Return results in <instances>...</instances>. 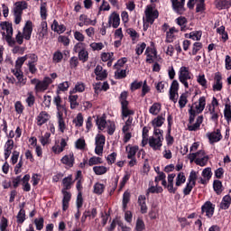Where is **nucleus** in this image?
Wrapping results in <instances>:
<instances>
[{"label": "nucleus", "mask_w": 231, "mask_h": 231, "mask_svg": "<svg viewBox=\"0 0 231 231\" xmlns=\"http://www.w3.org/2000/svg\"><path fill=\"white\" fill-rule=\"evenodd\" d=\"M64 189L61 190L63 194L62 199V210L66 211L69 208V201H71V193L68 191V189H71V185L73 184V178L71 175L66 177L62 180Z\"/></svg>", "instance_id": "1"}, {"label": "nucleus", "mask_w": 231, "mask_h": 231, "mask_svg": "<svg viewBox=\"0 0 231 231\" xmlns=\"http://www.w3.org/2000/svg\"><path fill=\"white\" fill-rule=\"evenodd\" d=\"M1 33L4 41H5L8 46H15V39H14V27L12 23L8 22H2L0 23Z\"/></svg>", "instance_id": "2"}, {"label": "nucleus", "mask_w": 231, "mask_h": 231, "mask_svg": "<svg viewBox=\"0 0 231 231\" xmlns=\"http://www.w3.org/2000/svg\"><path fill=\"white\" fill-rule=\"evenodd\" d=\"M207 106V97H200L197 102L189 110V124H193L197 115L203 113L205 106Z\"/></svg>", "instance_id": "3"}, {"label": "nucleus", "mask_w": 231, "mask_h": 231, "mask_svg": "<svg viewBox=\"0 0 231 231\" xmlns=\"http://www.w3.org/2000/svg\"><path fill=\"white\" fill-rule=\"evenodd\" d=\"M96 124L99 131H104V129H106V133L110 136H113V134H115V132L116 131V124L115 123V121L106 120V116L97 117L96 120Z\"/></svg>", "instance_id": "4"}, {"label": "nucleus", "mask_w": 231, "mask_h": 231, "mask_svg": "<svg viewBox=\"0 0 231 231\" xmlns=\"http://www.w3.org/2000/svg\"><path fill=\"white\" fill-rule=\"evenodd\" d=\"M148 143L153 151H160L163 145V130H153V135L149 137Z\"/></svg>", "instance_id": "5"}, {"label": "nucleus", "mask_w": 231, "mask_h": 231, "mask_svg": "<svg viewBox=\"0 0 231 231\" xmlns=\"http://www.w3.org/2000/svg\"><path fill=\"white\" fill-rule=\"evenodd\" d=\"M145 17L143 18V30L149 28V24H153L154 21L158 19L160 14L158 10L154 9L152 6H147L144 11Z\"/></svg>", "instance_id": "6"}, {"label": "nucleus", "mask_w": 231, "mask_h": 231, "mask_svg": "<svg viewBox=\"0 0 231 231\" xmlns=\"http://www.w3.org/2000/svg\"><path fill=\"white\" fill-rule=\"evenodd\" d=\"M188 158L192 163L195 162L196 165H199V167H205L207 163H208V155L205 154V151L200 150L197 152L189 153Z\"/></svg>", "instance_id": "7"}, {"label": "nucleus", "mask_w": 231, "mask_h": 231, "mask_svg": "<svg viewBox=\"0 0 231 231\" xmlns=\"http://www.w3.org/2000/svg\"><path fill=\"white\" fill-rule=\"evenodd\" d=\"M31 84L34 86L35 93H44L50 88V84H52V80L50 77H45L42 80L32 79H31Z\"/></svg>", "instance_id": "8"}, {"label": "nucleus", "mask_w": 231, "mask_h": 231, "mask_svg": "<svg viewBox=\"0 0 231 231\" xmlns=\"http://www.w3.org/2000/svg\"><path fill=\"white\" fill-rule=\"evenodd\" d=\"M179 81L180 84H183L185 89H189V80H192V72H190V69L189 67L182 66L180 68L179 72Z\"/></svg>", "instance_id": "9"}, {"label": "nucleus", "mask_w": 231, "mask_h": 231, "mask_svg": "<svg viewBox=\"0 0 231 231\" xmlns=\"http://www.w3.org/2000/svg\"><path fill=\"white\" fill-rule=\"evenodd\" d=\"M128 119L125 121V125L122 128L123 142L127 143L131 138H133V115L127 116ZM126 117V118H127Z\"/></svg>", "instance_id": "10"}, {"label": "nucleus", "mask_w": 231, "mask_h": 231, "mask_svg": "<svg viewBox=\"0 0 231 231\" xmlns=\"http://www.w3.org/2000/svg\"><path fill=\"white\" fill-rule=\"evenodd\" d=\"M120 102L122 106V116L123 120H125L131 115H134V111L129 109V102L127 101V92L124 91L120 95Z\"/></svg>", "instance_id": "11"}, {"label": "nucleus", "mask_w": 231, "mask_h": 231, "mask_svg": "<svg viewBox=\"0 0 231 231\" xmlns=\"http://www.w3.org/2000/svg\"><path fill=\"white\" fill-rule=\"evenodd\" d=\"M95 153L97 156H102L104 153V146L106 145V136L102 134H97L95 137Z\"/></svg>", "instance_id": "12"}, {"label": "nucleus", "mask_w": 231, "mask_h": 231, "mask_svg": "<svg viewBox=\"0 0 231 231\" xmlns=\"http://www.w3.org/2000/svg\"><path fill=\"white\" fill-rule=\"evenodd\" d=\"M53 104L54 106H56V109H57L56 116L64 115V114L68 115V109H66V103H64L60 96L54 97Z\"/></svg>", "instance_id": "13"}, {"label": "nucleus", "mask_w": 231, "mask_h": 231, "mask_svg": "<svg viewBox=\"0 0 231 231\" xmlns=\"http://www.w3.org/2000/svg\"><path fill=\"white\" fill-rule=\"evenodd\" d=\"M178 91H180V83L178 82V80H173L171 88H170V100H171V102H174V104H176V102H178V98L180 97V95L178 94Z\"/></svg>", "instance_id": "14"}, {"label": "nucleus", "mask_w": 231, "mask_h": 231, "mask_svg": "<svg viewBox=\"0 0 231 231\" xmlns=\"http://www.w3.org/2000/svg\"><path fill=\"white\" fill-rule=\"evenodd\" d=\"M175 14L182 15L185 13V0H171Z\"/></svg>", "instance_id": "15"}, {"label": "nucleus", "mask_w": 231, "mask_h": 231, "mask_svg": "<svg viewBox=\"0 0 231 231\" xmlns=\"http://www.w3.org/2000/svg\"><path fill=\"white\" fill-rule=\"evenodd\" d=\"M51 118V116L46 112V111H42L38 114L36 116V125L41 127L44 125V124H47L48 121Z\"/></svg>", "instance_id": "16"}, {"label": "nucleus", "mask_w": 231, "mask_h": 231, "mask_svg": "<svg viewBox=\"0 0 231 231\" xmlns=\"http://www.w3.org/2000/svg\"><path fill=\"white\" fill-rule=\"evenodd\" d=\"M215 209H216V205L212 204V202L210 201H207L201 207L202 213L206 214L207 217H212L214 216Z\"/></svg>", "instance_id": "17"}, {"label": "nucleus", "mask_w": 231, "mask_h": 231, "mask_svg": "<svg viewBox=\"0 0 231 231\" xmlns=\"http://www.w3.org/2000/svg\"><path fill=\"white\" fill-rule=\"evenodd\" d=\"M33 32V23L31 21H27L23 29V39L30 41L32 39V32Z\"/></svg>", "instance_id": "18"}, {"label": "nucleus", "mask_w": 231, "mask_h": 231, "mask_svg": "<svg viewBox=\"0 0 231 231\" xmlns=\"http://www.w3.org/2000/svg\"><path fill=\"white\" fill-rule=\"evenodd\" d=\"M108 25L112 28H118L120 26V14L113 12L108 17Z\"/></svg>", "instance_id": "19"}, {"label": "nucleus", "mask_w": 231, "mask_h": 231, "mask_svg": "<svg viewBox=\"0 0 231 231\" xmlns=\"http://www.w3.org/2000/svg\"><path fill=\"white\" fill-rule=\"evenodd\" d=\"M144 54L146 55V62H148V64H152V62H154V60H156V49L152 48V47H148L145 50Z\"/></svg>", "instance_id": "20"}, {"label": "nucleus", "mask_w": 231, "mask_h": 231, "mask_svg": "<svg viewBox=\"0 0 231 231\" xmlns=\"http://www.w3.org/2000/svg\"><path fill=\"white\" fill-rule=\"evenodd\" d=\"M221 89H223V77L217 72L214 77L213 91H221Z\"/></svg>", "instance_id": "21"}, {"label": "nucleus", "mask_w": 231, "mask_h": 231, "mask_svg": "<svg viewBox=\"0 0 231 231\" xmlns=\"http://www.w3.org/2000/svg\"><path fill=\"white\" fill-rule=\"evenodd\" d=\"M48 35V23L46 21L41 23V28L38 30L37 39L38 41H44V37Z\"/></svg>", "instance_id": "22"}, {"label": "nucleus", "mask_w": 231, "mask_h": 231, "mask_svg": "<svg viewBox=\"0 0 231 231\" xmlns=\"http://www.w3.org/2000/svg\"><path fill=\"white\" fill-rule=\"evenodd\" d=\"M13 149H14V140L8 139L4 146L5 160H7L10 158V154H12Z\"/></svg>", "instance_id": "23"}, {"label": "nucleus", "mask_w": 231, "mask_h": 231, "mask_svg": "<svg viewBox=\"0 0 231 231\" xmlns=\"http://www.w3.org/2000/svg\"><path fill=\"white\" fill-rule=\"evenodd\" d=\"M163 124H165V116L163 115L157 116L152 120L153 131H156V129H160L159 127H162Z\"/></svg>", "instance_id": "24"}, {"label": "nucleus", "mask_w": 231, "mask_h": 231, "mask_svg": "<svg viewBox=\"0 0 231 231\" xmlns=\"http://www.w3.org/2000/svg\"><path fill=\"white\" fill-rule=\"evenodd\" d=\"M180 31L176 29V27H171L166 32V42H174V40L176 39L178 32Z\"/></svg>", "instance_id": "25"}, {"label": "nucleus", "mask_w": 231, "mask_h": 231, "mask_svg": "<svg viewBox=\"0 0 231 231\" xmlns=\"http://www.w3.org/2000/svg\"><path fill=\"white\" fill-rule=\"evenodd\" d=\"M207 136H208L210 143H216L219 142L221 140V138H223V136L221 135V131H219V130H217L212 133H208V134H207Z\"/></svg>", "instance_id": "26"}, {"label": "nucleus", "mask_w": 231, "mask_h": 231, "mask_svg": "<svg viewBox=\"0 0 231 231\" xmlns=\"http://www.w3.org/2000/svg\"><path fill=\"white\" fill-rule=\"evenodd\" d=\"M174 178H176V174L171 173L168 175V191L171 194H176V190H178V188H174Z\"/></svg>", "instance_id": "27"}, {"label": "nucleus", "mask_w": 231, "mask_h": 231, "mask_svg": "<svg viewBox=\"0 0 231 231\" xmlns=\"http://www.w3.org/2000/svg\"><path fill=\"white\" fill-rule=\"evenodd\" d=\"M95 74L97 80H104V79H107V70L104 69L100 65L96 67Z\"/></svg>", "instance_id": "28"}, {"label": "nucleus", "mask_w": 231, "mask_h": 231, "mask_svg": "<svg viewBox=\"0 0 231 231\" xmlns=\"http://www.w3.org/2000/svg\"><path fill=\"white\" fill-rule=\"evenodd\" d=\"M139 147L137 145L128 144L125 148L128 160H131L136 156Z\"/></svg>", "instance_id": "29"}, {"label": "nucleus", "mask_w": 231, "mask_h": 231, "mask_svg": "<svg viewBox=\"0 0 231 231\" xmlns=\"http://www.w3.org/2000/svg\"><path fill=\"white\" fill-rule=\"evenodd\" d=\"M203 32L201 31H192L189 33H186V39H191V41H201Z\"/></svg>", "instance_id": "30"}, {"label": "nucleus", "mask_w": 231, "mask_h": 231, "mask_svg": "<svg viewBox=\"0 0 231 231\" xmlns=\"http://www.w3.org/2000/svg\"><path fill=\"white\" fill-rule=\"evenodd\" d=\"M58 120V129L60 133H66V122L64 121V114L56 116Z\"/></svg>", "instance_id": "31"}, {"label": "nucleus", "mask_w": 231, "mask_h": 231, "mask_svg": "<svg viewBox=\"0 0 231 231\" xmlns=\"http://www.w3.org/2000/svg\"><path fill=\"white\" fill-rule=\"evenodd\" d=\"M201 124H203V116H198L195 124L192 125V123H189V125H188V129L189 131H198L201 126Z\"/></svg>", "instance_id": "32"}, {"label": "nucleus", "mask_w": 231, "mask_h": 231, "mask_svg": "<svg viewBox=\"0 0 231 231\" xmlns=\"http://www.w3.org/2000/svg\"><path fill=\"white\" fill-rule=\"evenodd\" d=\"M51 28L53 32H56V33H64L66 32V26H64V24H59L57 20L53 21Z\"/></svg>", "instance_id": "33"}, {"label": "nucleus", "mask_w": 231, "mask_h": 231, "mask_svg": "<svg viewBox=\"0 0 231 231\" xmlns=\"http://www.w3.org/2000/svg\"><path fill=\"white\" fill-rule=\"evenodd\" d=\"M23 190L24 192H30L32 186L30 185V174H26L22 179Z\"/></svg>", "instance_id": "34"}, {"label": "nucleus", "mask_w": 231, "mask_h": 231, "mask_svg": "<svg viewBox=\"0 0 231 231\" xmlns=\"http://www.w3.org/2000/svg\"><path fill=\"white\" fill-rule=\"evenodd\" d=\"M12 73L14 75V77H16L20 84H23V86L26 84V81L24 80V78L23 75V70L21 69L14 68L12 69Z\"/></svg>", "instance_id": "35"}, {"label": "nucleus", "mask_w": 231, "mask_h": 231, "mask_svg": "<svg viewBox=\"0 0 231 231\" xmlns=\"http://www.w3.org/2000/svg\"><path fill=\"white\" fill-rule=\"evenodd\" d=\"M28 5L26 2H16L14 7V14H23V10H26Z\"/></svg>", "instance_id": "36"}, {"label": "nucleus", "mask_w": 231, "mask_h": 231, "mask_svg": "<svg viewBox=\"0 0 231 231\" xmlns=\"http://www.w3.org/2000/svg\"><path fill=\"white\" fill-rule=\"evenodd\" d=\"M231 205V197L230 195H226L223 197L222 201L220 202V208L222 210H228Z\"/></svg>", "instance_id": "37"}, {"label": "nucleus", "mask_w": 231, "mask_h": 231, "mask_svg": "<svg viewBox=\"0 0 231 231\" xmlns=\"http://www.w3.org/2000/svg\"><path fill=\"white\" fill-rule=\"evenodd\" d=\"M160 111H162V104L160 103H153L149 108L150 115H152L153 116H158Z\"/></svg>", "instance_id": "38"}, {"label": "nucleus", "mask_w": 231, "mask_h": 231, "mask_svg": "<svg viewBox=\"0 0 231 231\" xmlns=\"http://www.w3.org/2000/svg\"><path fill=\"white\" fill-rule=\"evenodd\" d=\"M86 90V85L82 82H78L74 88H72L69 91L70 95H75V93H84V91Z\"/></svg>", "instance_id": "39"}, {"label": "nucleus", "mask_w": 231, "mask_h": 231, "mask_svg": "<svg viewBox=\"0 0 231 231\" xmlns=\"http://www.w3.org/2000/svg\"><path fill=\"white\" fill-rule=\"evenodd\" d=\"M75 162V158L73 157V153L65 155L61 159V162L63 165H66L67 167H71Z\"/></svg>", "instance_id": "40"}, {"label": "nucleus", "mask_w": 231, "mask_h": 231, "mask_svg": "<svg viewBox=\"0 0 231 231\" xmlns=\"http://www.w3.org/2000/svg\"><path fill=\"white\" fill-rule=\"evenodd\" d=\"M79 21L83 22V24H85V26H95V24H97V19L91 20L88 18V15L86 14H81L79 16Z\"/></svg>", "instance_id": "41"}, {"label": "nucleus", "mask_w": 231, "mask_h": 231, "mask_svg": "<svg viewBox=\"0 0 231 231\" xmlns=\"http://www.w3.org/2000/svg\"><path fill=\"white\" fill-rule=\"evenodd\" d=\"M144 195H140L138 197V205L141 207L142 214H147V204L145 203Z\"/></svg>", "instance_id": "42"}, {"label": "nucleus", "mask_w": 231, "mask_h": 231, "mask_svg": "<svg viewBox=\"0 0 231 231\" xmlns=\"http://www.w3.org/2000/svg\"><path fill=\"white\" fill-rule=\"evenodd\" d=\"M189 103V92L183 93L179 98V106L180 109H183L185 106Z\"/></svg>", "instance_id": "43"}, {"label": "nucleus", "mask_w": 231, "mask_h": 231, "mask_svg": "<svg viewBox=\"0 0 231 231\" xmlns=\"http://www.w3.org/2000/svg\"><path fill=\"white\" fill-rule=\"evenodd\" d=\"M93 171L97 176H102L109 171V169L106 166H94Z\"/></svg>", "instance_id": "44"}, {"label": "nucleus", "mask_w": 231, "mask_h": 231, "mask_svg": "<svg viewBox=\"0 0 231 231\" xmlns=\"http://www.w3.org/2000/svg\"><path fill=\"white\" fill-rule=\"evenodd\" d=\"M175 185L176 187H181L185 181H187V178L185 177V173L180 172L178 173L176 179H175Z\"/></svg>", "instance_id": "45"}, {"label": "nucleus", "mask_w": 231, "mask_h": 231, "mask_svg": "<svg viewBox=\"0 0 231 231\" xmlns=\"http://www.w3.org/2000/svg\"><path fill=\"white\" fill-rule=\"evenodd\" d=\"M23 221H26V211L22 208L16 216V223L23 225Z\"/></svg>", "instance_id": "46"}, {"label": "nucleus", "mask_w": 231, "mask_h": 231, "mask_svg": "<svg viewBox=\"0 0 231 231\" xmlns=\"http://www.w3.org/2000/svg\"><path fill=\"white\" fill-rule=\"evenodd\" d=\"M224 117L227 124L231 122V106L230 104H226L224 108Z\"/></svg>", "instance_id": "47"}, {"label": "nucleus", "mask_w": 231, "mask_h": 231, "mask_svg": "<svg viewBox=\"0 0 231 231\" xmlns=\"http://www.w3.org/2000/svg\"><path fill=\"white\" fill-rule=\"evenodd\" d=\"M101 163H104V161L102 158L97 156L91 157L88 162V165H89V167H93V165H100Z\"/></svg>", "instance_id": "48"}, {"label": "nucleus", "mask_w": 231, "mask_h": 231, "mask_svg": "<svg viewBox=\"0 0 231 231\" xmlns=\"http://www.w3.org/2000/svg\"><path fill=\"white\" fill-rule=\"evenodd\" d=\"M69 100L70 103V109H77V107H79V102H77V100H79L78 95H70Z\"/></svg>", "instance_id": "49"}, {"label": "nucleus", "mask_w": 231, "mask_h": 231, "mask_svg": "<svg viewBox=\"0 0 231 231\" xmlns=\"http://www.w3.org/2000/svg\"><path fill=\"white\" fill-rule=\"evenodd\" d=\"M161 192H163V188L158 186V184L156 186H151L147 189V194H161Z\"/></svg>", "instance_id": "50"}, {"label": "nucleus", "mask_w": 231, "mask_h": 231, "mask_svg": "<svg viewBox=\"0 0 231 231\" xmlns=\"http://www.w3.org/2000/svg\"><path fill=\"white\" fill-rule=\"evenodd\" d=\"M41 17L43 21H46L48 17V8L46 7V3L42 2L40 6Z\"/></svg>", "instance_id": "51"}, {"label": "nucleus", "mask_w": 231, "mask_h": 231, "mask_svg": "<svg viewBox=\"0 0 231 231\" xmlns=\"http://www.w3.org/2000/svg\"><path fill=\"white\" fill-rule=\"evenodd\" d=\"M197 82L198 84H199V86H201L202 88H204V89H207L208 85H207V79L205 78V74H199L197 76Z\"/></svg>", "instance_id": "52"}, {"label": "nucleus", "mask_w": 231, "mask_h": 231, "mask_svg": "<svg viewBox=\"0 0 231 231\" xmlns=\"http://www.w3.org/2000/svg\"><path fill=\"white\" fill-rule=\"evenodd\" d=\"M51 136V134L50 132H46L42 136L40 137V142L42 145H48L51 142L50 139Z\"/></svg>", "instance_id": "53"}, {"label": "nucleus", "mask_w": 231, "mask_h": 231, "mask_svg": "<svg viewBox=\"0 0 231 231\" xmlns=\"http://www.w3.org/2000/svg\"><path fill=\"white\" fill-rule=\"evenodd\" d=\"M203 48V43L199 42H196L192 45V50L189 52V55H198V51H199Z\"/></svg>", "instance_id": "54"}, {"label": "nucleus", "mask_w": 231, "mask_h": 231, "mask_svg": "<svg viewBox=\"0 0 231 231\" xmlns=\"http://www.w3.org/2000/svg\"><path fill=\"white\" fill-rule=\"evenodd\" d=\"M101 60L107 62L108 60H115V53L113 52H102Z\"/></svg>", "instance_id": "55"}, {"label": "nucleus", "mask_w": 231, "mask_h": 231, "mask_svg": "<svg viewBox=\"0 0 231 231\" xmlns=\"http://www.w3.org/2000/svg\"><path fill=\"white\" fill-rule=\"evenodd\" d=\"M33 223L36 226V230H42V228H44V217H40L35 218Z\"/></svg>", "instance_id": "56"}, {"label": "nucleus", "mask_w": 231, "mask_h": 231, "mask_svg": "<svg viewBox=\"0 0 231 231\" xmlns=\"http://www.w3.org/2000/svg\"><path fill=\"white\" fill-rule=\"evenodd\" d=\"M213 188L215 192L217 194H221V192H223V183L221 180H215L213 183Z\"/></svg>", "instance_id": "57"}, {"label": "nucleus", "mask_w": 231, "mask_h": 231, "mask_svg": "<svg viewBox=\"0 0 231 231\" xmlns=\"http://www.w3.org/2000/svg\"><path fill=\"white\" fill-rule=\"evenodd\" d=\"M89 47L91 48L92 51H100L104 50V43L92 42V43H90Z\"/></svg>", "instance_id": "58"}, {"label": "nucleus", "mask_w": 231, "mask_h": 231, "mask_svg": "<svg viewBox=\"0 0 231 231\" xmlns=\"http://www.w3.org/2000/svg\"><path fill=\"white\" fill-rule=\"evenodd\" d=\"M0 231H9L8 230V218L2 217L0 219Z\"/></svg>", "instance_id": "59"}, {"label": "nucleus", "mask_w": 231, "mask_h": 231, "mask_svg": "<svg viewBox=\"0 0 231 231\" xmlns=\"http://www.w3.org/2000/svg\"><path fill=\"white\" fill-rule=\"evenodd\" d=\"M73 50L75 53H80V51H86V43L79 42L75 44Z\"/></svg>", "instance_id": "60"}, {"label": "nucleus", "mask_w": 231, "mask_h": 231, "mask_svg": "<svg viewBox=\"0 0 231 231\" xmlns=\"http://www.w3.org/2000/svg\"><path fill=\"white\" fill-rule=\"evenodd\" d=\"M105 189H106V186H104V184L97 182L94 185V193L100 195L104 192Z\"/></svg>", "instance_id": "61"}, {"label": "nucleus", "mask_w": 231, "mask_h": 231, "mask_svg": "<svg viewBox=\"0 0 231 231\" xmlns=\"http://www.w3.org/2000/svg\"><path fill=\"white\" fill-rule=\"evenodd\" d=\"M145 48H147V44H145V42L137 44L135 47L136 55H142V53H143V51H145Z\"/></svg>", "instance_id": "62"}, {"label": "nucleus", "mask_w": 231, "mask_h": 231, "mask_svg": "<svg viewBox=\"0 0 231 231\" xmlns=\"http://www.w3.org/2000/svg\"><path fill=\"white\" fill-rule=\"evenodd\" d=\"M135 230L136 231H144L145 230V223L142 220V218H137L135 223Z\"/></svg>", "instance_id": "63"}, {"label": "nucleus", "mask_w": 231, "mask_h": 231, "mask_svg": "<svg viewBox=\"0 0 231 231\" xmlns=\"http://www.w3.org/2000/svg\"><path fill=\"white\" fill-rule=\"evenodd\" d=\"M75 145L79 151H83V149H86V140H84V138H79L76 141Z\"/></svg>", "instance_id": "64"}]
</instances>
